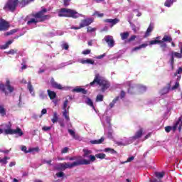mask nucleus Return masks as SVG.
Masks as SVG:
<instances>
[{"label":"nucleus","instance_id":"16","mask_svg":"<svg viewBox=\"0 0 182 182\" xmlns=\"http://www.w3.org/2000/svg\"><path fill=\"white\" fill-rule=\"evenodd\" d=\"M33 1H35V0H21L19 2V6L21 8H25V6H26V5H28V4H31V2H33Z\"/></svg>","mask_w":182,"mask_h":182},{"label":"nucleus","instance_id":"42","mask_svg":"<svg viewBox=\"0 0 182 182\" xmlns=\"http://www.w3.org/2000/svg\"><path fill=\"white\" fill-rule=\"evenodd\" d=\"M168 92H170V90L168 88H166L165 87L161 90V95H167Z\"/></svg>","mask_w":182,"mask_h":182},{"label":"nucleus","instance_id":"38","mask_svg":"<svg viewBox=\"0 0 182 182\" xmlns=\"http://www.w3.org/2000/svg\"><path fill=\"white\" fill-rule=\"evenodd\" d=\"M136 38H137V36H136L135 35L131 36L130 38L127 41V43H130V42H133V41L136 40Z\"/></svg>","mask_w":182,"mask_h":182},{"label":"nucleus","instance_id":"51","mask_svg":"<svg viewBox=\"0 0 182 182\" xmlns=\"http://www.w3.org/2000/svg\"><path fill=\"white\" fill-rule=\"evenodd\" d=\"M43 164H48L49 166H52V160L47 161L43 159Z\"/></svg>","mask_w":182,"mask_h":182},{"label":"nucleus","instance_id":"32","mask_svg":"<svg viewBox=\"0 0 182 182\" xmlns=\"http://www.w3.org/2000/svg\"><path fill=\"white\" fill-rule=\"evenodd\" d=\"M155 176L157 178H163L164 177V172H156Z\"/></svg>","mask_w":182,"mask_h":182},{"label":"nucleus","instance_id":"18","mask_svg":"<svg viewBox=\"0 0 182 182\" xmlns=\"http://www.w3.org/2000/svg\"><path fill=\"white\" fill-rule=\"evenodd\" d=\"M47 93H48V97H50V100H53V99H56V92H55V91L48 90Z\"/></svg>","mask_w":182,"mask_h":182},{"label":"nucleus","instance_id":"47","mask_svg":"<svg viewBox=\"0 0 182 182\" xmlns=\"http://www.w3.org/2000/svg\"><path fill=\"white\" fill-rule=\"evenodd\" d=\"M27 149H28V148H26V146H21V151H24L26 154L31 153V151H29V149H28V150H27Z\"/></svg>","mask_w":182,"mask_h":182},{"label":"nucleus","instance_id":"30","mask_svg":"<svg viewBox=\"0 0 182 182\" xmlns=\"http://www.w3.org/2000/svg\"><path fill=\"white\" fill-rule=\"evenodd\" d=\"M64 111L63 112V116L68 121L70 120V118H69V115H68V109H63Z\"/></svg>","mask_w":182,"mask_h":182},{"label":"nucleus","instance_id":"22","mask_svg":"<svg viewBox=\"0 0 182 182\" xmlns=\"http://www.w3.org/2000/svg\"><path fill=\"white\" fill-rule=\"evenodd\" d=\"M173 2H177V0H166L164 3V6L170 8L173 5Z\"/></svg>","mask_w":182,"mask_h":182},{"label":"nucleus","instance_id":"23","mask_svg":"<svg viewBox=\"0 0 182 182\" xmlns=\"http://www.w3.org/2000/svg\"><path fill=\"white\" fill-rule=\"evenodd\" d=\"M86 105L90 106V107L93 108L95 110V105H93V101L89 97H87V100L85 101Z\"/></svg>","mask_w":182,"mask_h":182},{"label":"nucleus","instance_id":"5","mask_svg":"<svg viewBox=\"0 0 182 182\" xmlns=\"http://www.w3.org/2000/svg\"><path fill=\"white\" fill-rule=\"evenodd\" d=\"M6 128L4 130L0 129V134H2L4 131V134H18V136H23V132L19 127H16V129H12V125L11 124H6Z\"/></svg>","mask_w":182,"mask_h":182},{"label":"nucleus","instance_id":"43","mask_svg":"<svg viewBox=\"0 0 182 182\" xmlns=\"http://www.w3.org/2000/svg\"><path fill=\"white\" fill-rule=\"evenodd\" d=\"M178 87H180V82L177 81L175 85L171 87V90H176V89H178Z\"/></svg>","mask_w":182,"mask_h":182},{"label":"nucleus","instance_id":"52","mask_svg":"<svg viewBox=\"0 0 182 182\" xmlns=\"http://www.w3.org/2000/svg\"><path fill=\"white\" fill-rule=\"evenodd\" d=\"M171 65L172 68V70L174 69V56L172 55L171 58Z\"/></svg>","mask_w":182,"mask_h":182},{"label":"nucleus","instance_id":"8","mask_svg":"<svg viewBox=\"0 0 182 182\" xmlns=\"http://www.w3.org/2000/svg\"><path fill=\"white\" fill-rule=\"evenodd\" d=\"M95 22V20L92 18H87L82 19L80 23V28H86V26H89L90 25H92Z\"/></svg>","mask_w":182,"mask_h":182},{"label":"nucleus","instance_id":"2","mask_svg":"<svg viewBox=\"0 0 182 182\" xmlns=\"http://www.w3.org/2000/svg\"><path fill=\"white\" fill-rule=\"evenodd\" d=\"M98 85L101 87V92L107 91L109 87H110V82L105 78L103 76H101L100 74L96 73L92 82L90 83V86H95V85Z\"/></svg>","mask_w":182,"mask_h":182},{"label":"nucleus","instance_id":"31","mask_svg":"<svg viewBox=\"0 0 182 182\" xmlns=\"http://www.w3.org/2000/svg\"><path fill=\"white\" fill-rule=\"evenodd\" d=\"M157 43H163L161 40H152L149 42V45H157Z\"/></svg>","mask_w":182,"mask_h":182},{"label":"nucleus","instance_id":"41","mask_svg":"<svg viewBox=\"0 0 182 182\" xmlns=\"http://www.w3.org/2000/svg\"><path fill=\"white\" fill-rule=\"evenodd\" d=\"M15 53H18V50L16 49H11L7 52L8 55H15Z\"/></svg>","mask_w":182,"mask_h":182},{"label":"nucleus","instance_id":"6","mask_svg":"<svg viewBox=\"0 0 182 182\" xmlns=\"http://www.w3.org/2000/svg\"><path fill=\"white\" fill-rule=\"evenodd\" d=\"M6 89L9 90V93H12L14 90V88L12 85H11V81L9 79L6 80V84H0V90L3 92V93H5L6 96L8 95Z\"/></svg>","mask_w":182,"mask_h":182},{"label":"nucleus","instance_id":"9","mask_svg":"<svg viewBox=\"0 0 182 182\" xmlns=\"http://www.w3.org/2000/svg\"><path fill=\"white\" fill-rule=\"evenodd\" d=\"M9 23L4 18H0V32L8 31Z\"/></svg>","mask_w":182,"mask_h":182},{"label":"nucleus","instance_id":"50","mask_svg":"<svg viewBox=\"0 0 182 182\" xmlns=\"http://www.w3.org/2000/svg\"><path fill=\"white\" fill-rule=\"evenodd\" d=\"M68 103H69V100H65L64 103H63V110H67L66 107H68Z\"/></svg>","mask_w":182,"mask_h":182},{"label":"nucleus","instance_id":"53","mask_svg":"<svg viewBox=\"0 0 182 182\" xmlns=\"http://www.w3.org/2000/svg\"><path fill=\"white\" fill-rule=\"evenodd\" d=\"M70 4V0H63L64 6H69Z\"/></svg>","mask_w":182,"mask_h":182},{"label":"nucleus","instance_id":"13","mask_svg":"<svg viewBox=\"0 0 182 182\" xmlns=\"http://www.w3.org/2000/svg\"><path fill=\"white\" fill-rule=\"evenodd\" d=\"M72 92H73L74 93H82V95H87V90H85V88H82L80 87H76L75 88H74Z\"/></svg>","mask_w":182,"mask_h":182},{"label":"nucleus","instance_id":"62","mask_svg":"<svg viewBox=\"0 0 182 182\" xmlns=\"http://www.w3.org/2000/svg\"><path fill=\"white\" fill-rule=\"evenodd\" d=\"M70 29H74V30H75V31H77V30H79V29H82V27H80V25L79 26H77V27H76V26H72V27L70 28Z\"/></svg>","mask_w":182,"mask_h":182},{"label":"nucleus","instance_id":"20","mask_svg":"<svg viewBox=\"0 0 182 182\" xmlns=\"http://www.w3.org/2000/svg\"><path fill=\"white\" fill-rule=\"evenodd\" d=\"M161 42H169V43H171L173 41V38H171V36H167V35H165L164 36V38H162V40H161Z\"/></svg>","mask_w":182,"mask_h":182},{"label":"nucleus","instance_id":"63","mask_svg":"<svg viewBox=\"0 0 182 182\" xmlns=\"http://www.w3.org/2000/svg\"><path fill=\"white\" fill-rule=\"evenodd\" d=\"M48 113V110L46 109H43L41 110V116H43V114H46Z\"/></svg>","mask_w":182,"mask_h":182},{"label":"nucleus","instance_id":"19","mask_svg":"<svg viewBox=\"0 0 182 182\" xmlns=\"http://www.w3.org/2000/svg\"><path fill=\"white\" fill-rule=\"evenodd\" d=\"M105 141V138L101 137L100 139H95V140H91L90 143L91 144H102Z\"/></svg>","mask_w":182,"mask_h":182},{"label":"nucleus","instance_id":"35","mask_svg":"<svg viewBox=\"0 0 182 182\" xmlns=\"http://www.w3.org/2000/svg\"><path fill=\"white\" fill-rule=\"evenodd\" d=\"M104 96L103 95H98L96 97L95 102H103Z\"/></svg>","mask_w":182,"mask_h":182},{"label":"nucleus","instance_id":"15","mask_svg":"<svg viewBox=\"0 0 182 182\" xmlns=\"http://www.w3.org/2000/svg\"><path fill=\"white\" fill-rule=\"evenodd\" d=\"M143 136V129H139L134 134V136H132L133 140H137V139H140Z\"/></svg>","mask_w":182,"mask_h":182},{"label":"nucleus","instance_id":"61","mask_svg":"<svg viewBox=\"0 0 182 182\" xmlns=\"http://www.w3.org/2000/svg\"><path fill=\"white\" fill-rule=\"evenodd\" d=\"M126 96V92L124 91H121V93H120V97H121V99H123L124 98V97Z\"/></svg>","mask_w":182,"mask_h":182},{"label":"nucleus","instance_id":"60","mask_svg":"<svg viewBox=\"0 0 182 182\" xmlns=\"http://www.w3.org/2000/svg\"><path fill=\"white\" fill-rule=\"evenodd\" d=\"M91 50H85L82 51V55H89L90 53Z\"/></svg>","mask_w":182,"mask_h":182},{"label":"nucleus","instance_id":"29","mask_svg":"<svg viewBox=\"0 0 182 182\" xmlns=\"http://www.w3.org/2000/svg\"><path fill=\"white\" fill-rule=\"evenodd\" d=\"M68 133L72 136L73 139H77V137L76 136V132L73 129H69Z\"/></svg>","mask_w":182,"mask_h":182},{"label":"nucleus","instance_id":"64","mask_svg":"<svg viewBox=\"0 0 182 182\" xmlns=\"http://www.w3.org/2000/svg\"><path fill=\"white\" fill-rule=\"evenodd\" d=\"M16 164V162H10L9 167H14Z\"/></svg>","mask_w":182,"mask_h":182},{"label":"nucleus","instance_id":"54","mask_svg":"<svg viewBox=\"0 0 182 182\" xmlns=\"http://www.w3.org/2000/svg\"><path fill=\"white\" fill-rule=\"evenodd\" d=\"M30 153H32V151H39V147L36 148H29Z\"/></svg>","mask_w":182,"mask_h":182},{"label":"nucleus","instance_id":"55","mask_svg":"<svg viewBox=\"0 0 182 182\" xmlns=\"http://www.w3.org/2000/svg\"><path fill=\"white\" fill-rule=\"evenodd\" d=\"M68 151H69V148L65 147L62 149L61 153H62V154H65L68 153Z\"/></svg>","mask_w":182,"mask_h":182},{"label":"nucleus","instance_id":"39","mask_svg":"<svg viewBox=\"0 0 182 182\" xmlns=\"http://www.w3.org/2000/svg\"><path fill=\"white\" fill-rule=\"evenodd\" d=\"M16 32H18V29L11 30L6 33V36H9V35H14V33H16Z\"/></svg>","mask_w":182,"mask_h":182},{"label":"nucleus","instance_id":"10","mask_svg":"<svg viewBox=\"0 0 182 182\" xmlns=\"http://www.w3.org/2000/svg\"><path fill=\"white\" fill-rule=\"evenodd\" d=\"M104 40L107 43L109 48H113L114 46V40L112 36H105Z\"/></svg>","mask_w":182,"mask_h":182},{"label":"nucleus","instance_id":"37","mask_svg":"<svg viewBox=\"0 0 182 182\" xmlns=\"http://www.w3.org/2000/svg\"><path fill=\"white\" fill-rule=\"evenodd\" d=\"M137 90H139V92H146V87L145 86H142V85H138L136 87Z\"/></svg>","mask_w":182,"mask_h":182},{"label":"nucleus","instance_id":"49","mask_svg":"<svg viewBox=\"0 0 182 182\" xmlns=\"http://www.w3.org/2000/svg\"><path fill=\"white\" fill-rule=\"evenodd\" d=\"M84 157H87V155L92 153V151L84 149Z\"/></svg>","mask_w":182,"mask_h":182},{"label":"nucleus","instance_id":"3","mask_svg":"<svg viewBox=\"0 0 182 182\" xmlns=\"http://www.w3.org/2000/svg\"><path fill=\"white\" fill-rule=\"evenodd\" d=\"M89 164H90V161H87V159H82L77 161H74L72 164L70 162L60 164V169L64 171L66 168H73V167H76L77 166H88Z\"/></svg>","mask_w":182,"mask_h":182},{"label":"nucleus","instance_id":"12","mask_svg":"<svg viewBox=\"0 0 182 182\" xmlns=\"http://www.w3.org/2000/svg\"><path fill=\"white\" fill-rule=\"evenodd\" d=\"M104 22H105V23H111L110 27L113 28V26L114 25H117V23H119V22H120V19L119 18H107L105 20H104Z\"/></svg>","mask_w":182,"mask_h":182},{"label":"nucleus","instance_id":"28","mask_svg":"<svg viewBox=\"0 0 182 182\" xmlns=\"http://www.w3.org/2000/svg\"><path fill=\"white\" fill-rule=\"evenodd\" d=\"M11 158L8 157V156H4V159H1L0 157V163H2V164H8V161Z\"/></svg>","mask_w":182,"mask_h":182},{"label":"nucleus","instance_id":"36","mask_svg":"<svg viewBox=\"0 0 182 182\" xmlns=\"http://www.w3.org/2000/svg\"><path fill=\"white\" fill-rule=\"evenodd\" d=\"M52 123H56L58 122V113L54 112L53 119H51Z\"/></svg>","mask_w":182,"mask_h":182},{"label":"nucleus","instance_id":"58","mask_svg":"<svg viewBox=\"0 0 182 182\" xmlns=\"http://www.w3.org/2000/svg\"><path fill=\"white\" fill-rule=\"evenodd\" d=\"M173 55L176 56V58H181V53H180L175 52L173 53Z\"/></svg>","mask_w":182,"mask_h":182},{"label":"nucleus","instance_id":"7","mask_svg":"<svg viewBox=\"0 0 182 182\" xmlns=\"http://www.w3.org/2000/svg\"><path fill=\"white\" fill-rule=\"evenodd\" d=\"M18 4L19 3L14 0H8L3 9L4 11H10V12H15V11H16Z\"/></svg>","mask_w":182,"mask_h":182},{"label":"nucleus","instance_id":"14","mask_svg":"<svg viewBox=\"0 0 182 182\" xmlns=\"http://www.w3.org/2000/svg\"><path fill=\"white\" fill-rule=\"evenodd\" d=\"M154 29V26L153 24L149 25L144 36V38H149V36H150V33L153 32Z\"/></svg>","mask_w":182,"mask_h":182},{"label":"nucleus","instance_id":"17","mask_svg":"<svg viewBox=\"0 0 182 182\" xmlns=\"http://www.w3.org/2000/svg\"><path fill=\"white\" fill-rule=\"evenodd\" d=\"M80 63H82V65H95V60L89 58H87V60L82 59L80 60Z\"/></svg>","mask_w":182,"mask_h":182},{"label":"nucleus","instance_id":"44","mask_svg":"<svg viewBox=\"0 0 182 182\" xmlns=\"http://www.w3.org/2000/svg\"><path fill=\"white\" fill-rule=\"evenodd\" d=\"M93 15H97L98 18H103L105 16V14L103 13H100L99 11H95Z\"/></svg>","mask_w":182,"mask_h":182},{"label":"nucleus","instance_id":"24","mask_svg":"<svg viewBox=\"0 0 182 182\" xmlns=\"http://www.w3.org/2000/svg\"><path fill=\"white\" fill-rule=\"evenodd\" d=\"M0 114L4 117V116H6V109H5V107L4 105H0Z\"/></svg>","mask_w":182,"mask_h":182},{"label":"nucleus","instance_id":"46","mask_svg":"<svg viewBox=\"0 0 182 182\" xmlns=\"http://www.w3.org/2000/svg\"><path fill=\"white\" fill-rule=\"evenodd\" d=\"M181 73H182V68L179 67L176 70V73H175L174 76H177V75H181Z\"/></svg>","mask_w":182,"mask_h":182},{"label":"nucleus","instance_id":"4","mask_svg":"<svg viewBox=\"0 0 182 182\" xmlns=\"http://www.w3.org/2000/svg\"><path fill=\"white\" fill-rule=\"evenodd\" d=\"M58 16L60 18H73V19H77V18H79V14L75 10L62 8L58 11Z\"/></svg>","mask_w":182,"mask_h":182},{"label":"nucleus","instance_id":"1","mask_svg":"<svg viewBox=\"0 0 182 182\" xmlns=\"http://www.w3.org/2000/svg\"><path fill=\"white\" fill-rule=\"evenodd\" d=\"M46 12H48V9L42 7L41 11L36 14H31L30 16H32V18L27 21V25H32V23H35V25H36L38 22H45V21L50 19V15L45 14Z\"/></svg>","mask_w":182,"mask_h":182},{"label":"nucleus","instance_id":"45","mask_svg":"<svg viewBox=\"0 0 182 182\" xmlns=\"http://www.w3.org/2000/svg\"><path fill=\"white\" fill-rule=\"evenodd\" d=\"M133 160H134V156H130L127 159V161H125L124 162L122 163V164H124V163H130L132 161H133Z\"/></svg>","mask_w":182,"mask_h":182},{"label":"nucleus","instance_id":"26","mask_svg":"<svg viewBox=\"0 0 182 182\" xmlns=\"http://www.w3.org/2000/svg\"><path fill=\"white\" fill-rule=\"evenodd\" d=\"M119 97H116L112 101V102L109 103V107L112 108L114 107V105H116V103L118 102Z\"/></svg>","mask_w":182,"mask_h":182},{"label":"nucleus","instance_id":"11","mask_svg":"<svg viewBox=\"0 0 182 182\" xmlns=\"http://www.w3.org/2000/svg\"><path fill=\"white\" fill-rule=\"evenodd\" d=\"M50 85L52 87H53V89H58V90H62L63 89V87H62V85L55 81V79L53 77H52L50 80Z\"/></svg>","mask_w":182,"mask_h":182},{"label":"nucleus","instance_id":"33","mask_svg":"<svg viewBox=\"0 0 182 182\" xmlns=\"http://www.w3.org/2000/svg\"><path fill=\"white\" fill-rule=\"evenodd\" d=\"M95 157L97 159H100L101 160H103V159H106V154H97L95 155Z\"/></svg>","mask_w":182,"mask_h":182},{"label":"nucleus","instance_id":"34","mask_svg":"<svg viewBox=\"0 0 182 182\" xmlns=\"http://www.w3.org/2000/svg\"><path fill=\"white\" fill-rule=\"evenodd\" d=\"M161 43L160 46L161 48V50L162 52H166V49H167V44H166V43Z\"/></svg>","mask_w":182,"mask_h":182},{"label":"nucleus","instance_id":"48","mask_svg":"<svg viewBox=\"0 0 182 182\" xmlns=\"http://www.w3.org/2000/svg\"><path fill=\"white\" fill-rule=\"evenodd\" d=\"M89 159H90V160H87V161H90H90H96V156H93V155H90L89 156Z\"/></svg>","mask_w":182,"mask_h":182},{"label":"nucleus","instance_id":"56","mask_svg":"<svg viewBox=\"0 0 182 182\" xmlns=\"http://www.w3.org/2000/svg\"><path fill=\"white\" fill-rule=\"evenodd\" d=\"M63 48L65 49V50H69V44L68 43H64L63 45Z\"/></svg>","mask_w":182,"mask_h":182},{"label":"nucleus","instance_id":"59","mask_svg":"<svg viewBox=\"0 0 182 182\" xmlns=\"http://www.w3.org/2000/svg\"><path fill=\"white\" fill-rule=\"evenodd\" d=\"M42 130H43L44 132H48V130H50V127L44 126L43 127Z\"/></svg>","mask_w":182,"mask_h":182},{"label":"nucleus","instance_id":"57","mask_svg":"<svg viewBox=\"0 0 182 182\" xmlns=\"http://www.w3.org/2000/svg\"><path fill=\"white\" fill-rule=\"evenodd\" d=\"M63 176H65V173L63 172H59L56 173V176L58 178L63 177Z\"/></svg>","mask_w":182,"mask_h":182},{"label":"nucleus","instance_id":"40","mask_svg":"<svg viewBox=\"0 0 182 182\" xmlns=\"http://www.w3.org/2000/svg\"><path fill=\"white\" fill-rule=\"evenodd\" d=\"M27 87H28L30 93H32V92H33V86H32V83L31 82H28Z\"/></svg>","mask_w":182,"mask_h":182},{"label":"nucleus","instance_id":"27","mask_svg":"<svg viewBox=\"0 0 182 182\" xmlns=\"http://www.w3.org/2000/svg\"><path fill=\"white\" fill-rule=\"evenodd\" d=\"M97 31V28L96 27L92 28V26H88L87 28V33H92L93 32H96Z\"/></svg>","mask_w":182,"mask_h":182},{"label":"nucleus","instance_id":"25","mask_svg":"<svg viewBox=\"0 0 182 182\" xmlns=\"http://www.w3.org/2000/svg\"><path fill=\"white\" fill-rule=\"evenodd\" d=\"M12 41H7L4 45L0 46V49H8L9 48V45H11Z\"/></svg>","mask_w":182,"mask_h":182},{"label":"nucleus","instance_id":"21","mask_svg":"<svg viewBox=\"0 0 182 182\" xmlns=\"http://www.w3.org/2000/svg\"><path fill=\"white\" fill-rule=\"evenodd\" d=\"M120 36H121L122 41H126V39H127V38H129V36H130V33L129 32L126 31L124 33H121Z\"/></svg>","mask_w":182,"mask_h":182}]
</instances>
